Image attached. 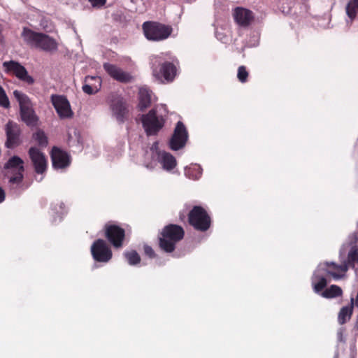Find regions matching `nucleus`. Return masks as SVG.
Masks as SVG:
<instances>
[{"label": "nucleus", "instance_id": "1", "mask_svg": "<svg viewBox=\"0 0 358 358\" xmlns=\"http://www.w3.org/2000/svg\"><path fill=\"white\" fill-rule=\"evenodd\" d=\"M185 234L183 227L180 225L169 224L164 226L158 235L159 248L166 253L174 252L176 244L184 238Z\"/></svg>", "mask_w": 358, "mask_h": 358}, {"label": "nucleus", "instance_id": "2", "mask_svg": "<svg viewBox=\"0 0 358 358\" xmlns=\"http://www.w3.org/2000/svg\"><path fill=\"white\" fill-rule=\"evenodd\" d=\"M21 36L28 45L45 52L56 51L58 48V43L55 38L28 27L23 28Z\"/></svg>", "mask_w": 358, "mask_h": 358}, {"label": "nucleus", "instance_id": "3", "mask_svg": "<svg viewBox=\"0 0 358 358\" xmlns=\"http://www.w3.org/2000/svg\"><path fill=\"white\" fill-rule=\"evenodd\" d=\"M142 29L145 38L152 41H164L168 38L173 31L171 26L155 21L145 22Z\"/></svg>", "mask_w": 358, "mask_h": 358}, {"label": "nucleus", "instance_id": "4", "mask_svg": "<svg viewBox=\"0 0 358 358\" xmlns=\"http://www.w3.org/2000/svg\"><path fill=\"white\" fill-rule=\"evenodd\" d=\"M188 223L196 231L205 232L211 225V218L207 211L200 206H194L187 215Z\"/></svg>", "mask_w": 358, "mask_h": 358}, {"label": "nucleus", "instance_id": "5", "mask_svg": "<svg viewBox=\"0 0 358 358\" xmlns=\"http://www.w3.org/2000/svg\"><path fill=\"white\" fill-rule=\"evenodd\" d=\"M141 122L146 135L150 136L158 134L164 127L166 119L158 114L156 108H152L141 116Z\"/></svg>", "mask_w": 358, "mask_h": 358}, {"label": "nucleus", "instance_id": "6", "mask_svg": "<svg viewBox=\"0 0 358 358\" xmlns=\"http://www.w3.org/2000/svg\"><path fill=\"white\" fill-rule=\"evenodd\" d=\"M13 95L19 102L20 115L22 121L28 126H35L37 123L38 118L34 111L31 108L30 101L28 96L18 90H15Z\"/></svg>", "mask_w": 358, "mask_h": 358}, {"label": "nucleus", "instance_id": "7", "mask_svg": "<svg viewBox=\"0 0 358 358\" xmlns=\"http://www.w3.org/2000/svg\"><path fill=\"white\" fill-rule=\"evenodd\" d=\"M110 108L113 116L119 124H123L129 118V110L125 99L117 95H112L110 100Z\"/></svg>", "mask_w": 358, "mask_h": 358}, {"label": "nucleus", "instance_id": "8", "mask_svg": "<svg viewBox=\"0 0 358 358\" xmlns=\"http://www.w3.org/2000/svg\"><path fill=\"white\" fill-rule=\"evenodd\" d=\"M104 236L107 241L115 248H121L125 239V230L121 227L106 223L103 227Z\"/></svg>", "mask_w": 358, "mask_h": 358}, {"label": "nucleus", "instance_id": "9", "mask_svg": "<svg viewBox=\"0 0 358 358\" xmlns=\"http://www.w3.org/2000/svg\"><path fill=\"white\" fill-rule=\"evenodd\" d=\"M188 138L189 134L186 127L183 122L178 121L169 140V148L174 151L183 148L188 141Z\"/></svg>", "mask_w": 358, "mask_h": 358}, {"label": "nucleus", "instance_id": "10", "mask_svg": "<svg viewBox=\"0 0 358 358\" xmlns=\"http://www.w3.org/2000/svg\"><path fill=\"white\" fill-rule=\"evenodd\" d=\"M91 254L93 259L97 262H108L113 257L110 247L106 241L99 238L91 246Z\"/></svg>", "mask_w": 358, "mask_h": 358}, {"label": "nucleus", "instance_id": "11", "mask_svg": "<svg viewBox=\"0 0 358 358\" xmlns=\"http://www.w3.org/2000/svg\"><path fill=\"white\" fill-rule=\"evenodd\" d=\"M23 160L17 157H10L5 164L4 168L10 170L12 176L9 178V183L19 185L22 182L24 168Z\"/></svg>", "mask_w": 358, "mask_h": 358}, {"label": "nucleus", "instance_id": "12", "mask_svg": "<svg viewBox=\"0 0 358 358\" xmlns=\"http://www.w3.org/2000/svg\"><path fill=\"white\" fill-rule=\"evenodd\" d=\"M5 131L6 135L5 146L7 148L13 149L21 144V129L17 123L8 121L5 126Z\"/></svg>", "mask_w": 358, "mask_h": 358}, {"label": "nucleus", "instance_id": "13", "mask_svg": "<svg viewBox=\"0 0 358 358\" xmlns=\"http://www.w3.org/2000/svg\"><path fill=\"white\" fill-rule=\"evenodd\" d=\"M176 75V66L169 62H165L159 64L153 69V76L158 80L163 81L164 80L167 83L173 80Z\"/></svg>", "mask_w": 358, "mask_h": 358}, {"label": "nucleus", "instance_id": "14", "mask_svg": "<svg viewBox=\"0 0 358 358\" xmlns=\"http://www.w3.org/2000/svg\"><path fill=\"white\" fill-rule=\"evenodd\" d=\"M51 101L60 118H70L73 116L70 103L64 96L53 94L51 96Z\"/></svg>", "mask_w": 358, "mask_h": 358}, {"label": "nucleus", "instance_id": "15", "mask_svg": "<svg viewBox=\"0 0 358 358\" xmlns=\"http://www.w3.org/2000/svg\"><path fill=\"white\" fill-rule=\"evenodd\" d=\"M8 72L12 73L17 78L28 84L34 83L32 77L28 75L26 69L20 63L15 61L5 62L3 64Z\"/></svg>", "mask_w": 358, "mask_h": 358}, {"label": "nucleus", "instance_id": "16", "mask_svg": "<svg viewBox=\"0 0 358 358\" xmlns=\"http://www.w3.org/2000/svg\"><path fill=\"white\" fill-rule=\"evenodd\" d=\"M28 153L36 173H43L47 169V159L45 155L36 147H31Z\"/></svg>", "mask_w": 358, "mask_h": 358}, {"label": "nucleus", "instance_id": "17", "mask_svg": "<svg viewBox=\"0 0 358 358\" xmlns=\"http://www.w3.org/2000/svg\"><path fill=\"white\" fill-rule=\"evenodd\" d=\"M103 69L112 78L120 83H128L133 80V77L129 73L123 71L115 64L105 63Z\"/></svg>", "mask_w": 358, "mask_h": 358}, {"label": "nucleus", "instance_id": "18", "mask_svg": "<svg viewBox=\"0 0 358 358\" xmlns=\"http://www.w3.org/2000/svg\"><path fill=\"white\" fill-rule=\"evenodd\" d=\"M50 155L52 166L55 169L66 168L69 166L71 163L69 154L57 147H53Z\"/></svg>", "mask_w": 358, "mask_h": 358}, {"label": "nucleus", "instance_id": "19", "mask_svg": "<svg viewBox=\"0 0 358 358\" xmlns=\"http://www.w3.org/2000/svg\"><path fill=\"white\" fill-rule=\"evenodd\" d=\"M235 22L241 27L249 26L254 19L253 13L251 10L237 7L234 12Z\"/></svg>", "mask_w": 358, "mask_h": 358}, {"label": "nucleus", "instance_id": "20", "mask_svg": "<svg viewBox=\"0 0 358 358\" xmlns=\"http://www.w3.org/2000/svg\"><path fill=\"white\" fill-rule=\"evenodd\" d=\"M158 155V161L162 164L164 170L169 171L173 170L176 166V159L171 153L165 151H159Z\"/></svg>", "mask_w": 358, "mask_h": 358}, {"label": "nucleus", "instance_id": "21", "mask_svg": "<svg viewBox=\"0 0 358 358\" xmlns=\"http://www.w3.org/2000/svg\"><path fill=\"white\" fill-rule=\"evenodd\" d=\"M326 265L328 267H331L333 268L334 271L327 270V273L328 275L332 276L334 279H340V278H341L343 276V275L341 274L340 272L344 273H345L348 270V268L350 267L348 264V262L347 261L344 264H343L341 265H338V264H335L334 262H331V263L327 262Z\"/></svg>", "mask_w": 358, "mask_h": 358}, {"label": "nucleus", "instance_id": "22", "mask_svg": "<svg viewBox=\"0 0 358 358\" xmlns=\"http://www.w3.org/2000/svg\"><path fill=\"white\" fill-rule=\"evenodd\" d=\"M354 309V298L351 297L350 303L349 306H343L341 308L338 315V322L340 324L343 325L350 320Z\"/></svg>", "mask_w": 358, "mask_h": 358}, {"label": "nucleus", "instance_id": "23", "mask_svg": "<svg viewBox=\"0 0 358 358\" xmlns=\"http://www.w3.org/2000/svg\"><path fill=\"white\" fill-rule=\"evenodd\" d=\"M151 97L146 90L141 89L139 92V103L138 108L140 111L143 112L147 108L150 106Z\"/></svg>", "mask_w": 358, "mask_h": 358}, {"label": "nucleus", "instance_id": "24", "mask_svg": "<svg viewBox=\"0 0 358 358\" xmlns=\"http://www.w3.org/2000/svg\"><path fill=\"white\" fill-rule=\"evenodd\" d=\"M343 295L342 289L336 285H331L321 293V296L326 299H333L341 296Z\"/></svg>", "mask_w": 358, "mask_h": 358}, {"label": "nucleus", "instance_id": "25", "mask_svg": "<svg viewBox=\"0 0 358 358\" xmlns=\"http://www.w3.org/2000/svg\"><path fill=\"white\" fill-rule=\"evenodd\" d=\"M327 280L325 277L314 274L312 279V285L315 293H320L327 286Z\"/></svg>", "mask_w": 358, "mask_h": 358}, {"label": "nucleus", "instance_id": "26", "mask_svg": "<svg viewBox=\"0 0 358 358\" xmlns=\"http://www.w3.org/2000/svg\"><path fill=\"white\" fill-rule=\"evenodd\" d=\"M345 12L350 20L354 21L358 14V0H350L346 4Z\"/></svg>", "mask_w": 358, "mask_h": 358}, {"label": "nucleus", "instance_id": "27", "mask_svg": "<svg viewBox=\"0 0 358 358\" xmlns=\"http://www.w3.org/2000/svg\"><path fill=\"white\" fill-rule=\"evenodd\" d=\"M33 138L38 145L42 148H45L48 144V137L42 130H38L33 134Z\"/></svg>", "mask_w": 358, "mask_h": 358}, {"label": "nucleus", "instance_id": "28", "mask_svg": "<svg viewBox=\"0 0 358 358\" xmlns=\"http://www.w3.org/2000/svg\"><path fill=\"white\" fill-rule=\"evenodd\" d=\"M124 255L130 265H136L141 262V257L136 250L125 252Z\"/></svg>", "mask_w": 358, "mask_h": 358}, {"label": "nucleus", "instance_id": "29", "mask_svg": "<svg viewBox=\"0 0 358 358\" xmlns=\"http://www.w3.org/2000/svg\"><path fill=\"white\" fill-rule=\"evenodd\" d=\"M348 264L352 268L358 264V248H351L348 255Z\"/></svg>", "mask_w": 358, "mask_h": 358}, {"label": "nucleus", "instance_id": "30", "mask_svg": "<svg viewBox=\"0 0 358 358\" xmlns=\"http://www.w3.org/2000/svg\"><path fill=\"white\" fill-rule=\"evenodd\" d=\"M249 77V72L245 66H240L237 71V78L242 83H245L248 81Z\"/></svg>", "mask_w": 358, "mask_h": 358}, {"label": "nucleus", "instance_id": "31", "mask_svg": "<svg viewBox=\"0 0 358 358\" xmlns=\"http://www.w3.org/2000/svg\"><path fill=\"white\" fill-rule=\"evenodd\" d=\"M0 106L5 108L10 107V101L3 88L0 85Z\"/></svg>", "mask_w": 358, "mask_h": 358}, {"label": "nucleus", "instance_id": "32", "mask_svg": "<svg viewBox=\"0 0 358 358\" xmlns=\"http://www.w3.org/2000/svg\"><path fill=\"white\" fill-rule=\"evenodd\" d=\"M358 241V234L356 232H354L349 235L348 238V244L351 248H358L357 245Z\"/></svg>", "mask_w": 358, "mask_h": 358}, {"label": "nucleus", "instance_id": "33", "mask_svg": "<svg viewBox=\"0 0 358 358\" xmlns=\"http://www.w3.org/2000/svg\"><path fill=\"white\" fill-rule=\"evenodd\" d=\"M83 91L87 94H93L98 91V86L86 83L83 86Z\"/></svg>", "mask_w": 358, "mask_h": 358}, {"label": "nucleus", "instance_id": "34", "mask_svg": "<svg viewBox=\"0 0 358 358\" xmlns=\"http://www.w3.org/2000/svg\"><path fill=\"white\" fill-rule=\"evenodd\" d=\"M40 25L42 27L43 29L46 32H51L52 30V23L45 18L41 20Z\"/></svg>", "mask_w": 358, "mask_h": 358}, {"label": "nucleus", "instance_id": "35", "mask_svg": "<svg viewBox=\"0 0 358 358\" xmlns=\"http://www.w3.org/2000/svg\"><path fill=\"white\" fill-rule=\"evenodd\" d=\"M144 253L149 258L153 259L157 257V255L152 248L148 245H145L143 246Z\"/></svg>", "mask_w": 358, "mask_h": 358}, {"label": "nucleus", "instance_id": "36", "mask_svg": "<svg viewBox=\"0 0 358 358\" xmlns=\"http://www.w3.org/2000/svg\"><path fill=\"white\" fill-rule=\"evenodd\" d=\"M88 1L93 7L98 8L103 6L106 3V0H88Z\"/></svg>", "mask_w": 358, "mask_h": 358}, {"label": "nucleus", "instance_id": "37", "mask_svg": "<svg viewBox=\"0 0 358 358\" xmlns=\"http://www.w3.org/2000/svg\"><path fill=\"white\" fill-rule=\"evenodd\" d=\"M90 80H95L99 83V86H100L101 79L99 77L94 76H87L85 78V82H89Z\"/></svg>", "mask_w": 358, "mask_h": 358}, {"label": "nucleus", "instance_id": "38", "mask_svg": "<svg viewBox=\"0 0 358 358\" xmlns=\"http://www.w3.org/2000/svg\"><path fill=\"white\" fill-rule=\"evenodd\" d=\"M5 200V192L0 187V203L3 202Z\"/></svg>", "mask_w": 358, "mask_h": 358}, {"label": "nucleus", "instance_id": "39", "mask_svg": "<svg viewBox=\"0 0 358 358\" xmlns=\"http://www.w3.org/2000/svg\"><path fill=\"white\" fill-rule=\"evenodd\" d=\"M338 338L340 342H343V343L345 342V339L343 338V334L342 331H340V332L338 333Z\"/></svg>", "mask_w": 358, "mask_h": 358}, {"label": "nucleus", "instance_id": "40", "mask_svg": "<svg viewBox=\"0 0 358 358\" xmlns=\"http://www.w3.org/2000/svg\"><path fill=\"white\" fill-rule=\"evenodd\" d=\"M354 306L358 308V295L357 294L356 299H354Z\"/></svg>", "mask_w": 358, "mask_h": 358}, {"label": "nucleus", "instance_id": "41", "mask_svg": "<svg viewBox=\"0 0 358 358\" xmlns=\"http://www.w3.org/2000/svg\"><path fill=\"white\" fill-rule=\"evenodd\" d=\"M185 217V215L183 213H180V220L181 221H183Z\"/></svg>", "mask_w": 358, "mask_h": 358}, {"label": "nucleus", "instance_id": "42", "mask_svg": "<svg viewBox=\"0 0 358 358\" xmlns=\"http://www.w3.org/2000/svg\"><path fill=\"white\" fill-rule=\"evenodd\" d=\"M357 328H358V324H357Z\"/></svg>", "mask_w": 358, "mask_h": 358}]
</instances>
